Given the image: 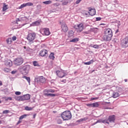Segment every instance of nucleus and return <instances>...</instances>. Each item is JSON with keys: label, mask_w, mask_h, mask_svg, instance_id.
Masks as SVG:
<instances>
[{"label": "nucleus", "mask_w": 128, "mask_h": 128, "mask_svg": "<svg viewBox=\"0 0 128 128\" xmlns=\"http://www.w3.org/2000/svg\"><path fill=\"white\" fill-rule=\"evenodd\" d=\"M112 32L110 28L105 29L103 36L104 40L108 42L112 40Z\"/></svg>", "instance_id": "obj_1"}, {"label": "nucleus", "mask_w": 128, "mask_h": 128, "mask_svg": "<svg viewBox=\"0 0 128 128\" xmlns=\"http://www.w3.org/2000/svg\"><path fill=\"white\" fill-rule=\"evenodd\" d=\"M61 117L63 120H68L72 118V114L70 111H64L61 114Z\"/></svg>", "instance_id": "obj_2"}, {"label": "nucleus", "mask_w": 128, "mask_h": 128, "mask_svg": "<svg viewBox=\"0 0 128 128\" xmlns=\"http://www.w3.org/2000/svg\"><path fill=\"white\" fill-rule=\"evenodd\" d=\"M36 34L34 32L29 33L27 36L26 39L29 42H32L34 40H36Z\"/></svg>", "instance_id": "obj_3"}, {"label": "nucleus", "mask_w": 128, "mask_h": 128, "mask_svg": "<svg viewBox=\"0 0 128 128\" xmlns=\"http://www.w3.org/2000/svg\"><path fill=\"white\" fill-rule=\"evenodd\" d=\"M84 26L82 23H80L74 26V28L76 30L77 32H82V31L84 30Z\"/></svg>", "instance_id": "obj_4"}, {"label": "nucleus", "mask_w": 128, "mask_h": 128, "mask_svg": "<svg viewBox=\"0 0 128 128\" xmlns=\"http://www.w3.org/2000/svg\"><path fill=\"white\" fill-rule=\"evenodd\" d=\"M120 46L123 48H128V36L125 37L121 40Z\"/></svg>", "instance_id": "obj_5"}, {"label": "nucleus", "mask_w": 128, "mask_h": 128, "mask_svg": "<svg viewBox=\"0 0 128 128\" xmlns=\"http://www.w3.org/2000/svg\"><path fill=\"white\" fill-rule=\"evenodd\" d=\"M15 66H22L24 63V58H17L14 60Z\"/></svg>", "instance_id": "obj_6"}, {"label": "nucleus", "mask_w": 128, "mask_h": 128, "mask_svg": "<svg viewBox=\"0 0 128 128\" xmlns=\"http://www.w3.org/2000/svg\"><path fill=\"white\" fill-rule=\"evenodd\" d=\"M56 75L61 78H64V76H66V74L64 72V71L63 70H56Z\"/></svg>", "instance_id": "obj_7"}, {"label": "nucleus", "mask_w": 128, "mask_h": 128, "mask_svg": "<svg viewBox=\"0 0 128 128\" xmlns=\"http://www.w3.org/2000/svg\"><path fill=\"white\" fill-rule=\"evenodd\" d=\"M61 28V30L63 32H67L68 30V26L66 24H62Z\"/></svg>", "instance_id": "obj_8"}, {"label": "nucleus", "mask_w": 128, "mask_h": 128, "mask_svg": "<svg viewBox=\"0 0 128 128\" xmlns=\"http://www.w3.org/2000/svg\"><path fill=\"white\" fill-rule=\"evenodd\" d=\"M108 120L110 122H114L116 120V116L114 115H110L108 116Z\"/></svg>", "instance_id": "obj_9"}, {"label": "nucleus", "mask_w": 128, "mask_h": 128, "mask_svg": "<svg viewBox=\"0 0 128 128\" xmlns=\"http://www.w3.org/2000/svg\"><path fill=\"white\" fill-rule=\"evenodd\" d=\"M89 12L88 14L90 16H94L96 14V11L95 8H88Z\"/></svg>", "instance_id": "obj_10"}, {"label": "nucleus", "mask_w": 128, "mask_h": 128, "mask_svg": "<svg viewBox=\"0 0 128 128\" xmlns=\"http://www.w3.org/2000/svg\"><path fill=\"white\" fill-rule=\"evenodd\" d=\"M4 64L6 66H12V62L10 60H6L4 61Z\"/></svg>", "instance_id": "obj_11"}, {"label": "nucleus", "mask_w": 128, "mask_h": 128, "mask_svg": "<svg viewBox=\"0 0 128 128\" xmlns=\"http://www.w3.org/2000/svg\"><path fill=\"white\" fill-rule=\"evenodd\" d=\"M22 98L24 100H30V94H26L22 96Z\"/></svg>", "instance_id": "obj_12"}, {"label": "nucleus", "mask_w": 128, "mask_h": 128, "mask_svg": "<svg viewBox=\"0 0 128 128\" xmlns=\"http://www.w3.org/2000/svg\"><path fill=\"white\" fill-rule=\"evenodd\" d=\"M42 32L45 36H50V29L48 28H45L42 30Z\"/></svg>", "instance_id": "obj_13"}, {"label": "nucleus", "mask_w": 128, "mask_h": 128, "mask_svg": "<svg viewBox=\"0 0 128 128\" xmlns=\"http://www.w3.org/2000/svg\"><path fill=\"white\" fill-rule=\"evenodd\" d=\"M40 54L41 56H44L46 54H48V50H43L40 51Z\"/></svg>", "instance_id": "obj_14"}, {"label": "nucleus", "mask_w": 128, "mask_h": 128, "mask_svg": "<svg viewBox=\"0 0 128 128\" xmlns=\"http://www.w3.org/2000/svg\"><path fill=\"white\" fill-rule=\"evenodd\" d=\"M38 80L40 82L44 84V82H46V78L44 76H40L38 78Z\"/></svg>", "instance_id": "obj_15"}, {"label": "nucleus", "mask_w": 128, "mask_h": 128, "mask_svg": "<svg viewBox=\"0 0 128 128\" xmlns=\"http://www.w3.org/2000/svg\"><path fill=\"white\" fill-rule=\"evenodd\" d=\"M6 10H8V5L6 4V3H3L2 12H6Z\"/></svg>", "instance_id": "obj_16"}, {"label": "nucleus", "mask_w": 128, "mask_h": 128, "mask_svg": "<svg viewBox=\"0 0 128 128\" xmlns=\"http://www.w3.org/2000/svg\"><path fill=\"white\" fill-rule=\"evenodd\" d=\"M14 99L18 102H23L22 96H16Z\"/></svg>", "instance_id": "obj_17"}, {"label": "nucleus", "mask_w": 128, "mask_h": 128, "mask_svg": "<svg viewBox=\"0 0 128 128\" xmlns=\"http://www.w3.org/2000/svg\"><path fill=\"white\" fill-rule=\"evenodd\" d=\"M40 22L39 21H36L32 23V26H40Z\"/></svg>", "instance_id": "obj_18"}, {"label": "nucleus", "mask_w": 128, "mask_h": 128, "mask_svg": "<svg viewBox=\"0 0 128 128\" xmlns=\"http://www.w3.org/2000/svg\"><path fill=\"white\" fill-rule=\"evenodd\" d=\"M6 42L8 44H12V38H9L6 40Z\"/></svg>", "instance_id": "obj_19"}, {"label": "nucleus", "mask_w": 128, "mask_h": 128, "mask_svg": "<svg viewBox=\"0 0 128 128\" xmlns=\"http://www.w3.org/2000/svg\"><path fill=\"white\" fill-rule=\"evenodd\" d=\"M94 60H92L88 62H84V64L86 66H90V64H94Z\"/></svg>", "instance_id": "obj_20"}, {"label": "nucleus", "mask_w": 128, "mask_h": 128, "mask_svg": "<svg viewBox=\"0 0 128 128\" xmlns=\"http://www.w3.org/2000/svg\"><path fill=\"white\" fill-rule=\"evenodd\" d=\"M22 74H28V67L24 66L23 68Z\"/></svg>", "instance_id": "obj_21"}, {"label": "nucleus", "mask_w": 128, "mask_h": 128, "mask_svg": "<svg viewBox=\"0 0 128 128\" xmlns=\"http://www.w3.org/2000/svg\"><path fill=\"white\" fill-rule=\"evenodd\" d=\"M74 32L72 30L69 31L68 38H72V36H74Z\"/></svg>", "instance_id": "obj_22"}, {"label": "nucleus", "mask_w": 128, "mask_h": 128, "mask_svg": "<svg viewBox=\"0 0 128 128\" xmlns=\"http://www.w3.org/2000/svg\"><path fill=\"white\" fill-rule=\"evenodd\" d=\"M80 40V38H76L74 39H72V40H70V42H78Z\"/></svg>", "instance_id": "obj_23"}, {"label": "nucleus", "mask_w": 128, "mask_h": 128, "mask_svg": "<svg viewBox=\"0 0 128 128\" xmlns=\"http://www.w3.org/2000/svg\"><path fill=\"white\" fill-rule=\"evenodd\" d=\"M98 122H105L106 124H110V122L108 120H100Z\"/></svg>", "instance_id": "obj_24"}, {"label": "nucleus", "mask_w": 128, "mask_h": 128, "mask_svg": "<svg viewBox=\"0 0 128 128\" xmlns=\"http://www.w3.org/2000/svg\"><path fill=\"white\" fill-rule=\"evenodd\" d=\"M49 58L50 60H54V52H52L49 56Z\"/></svg>", "instance_id": "obj_25"}, {"label": "nucleus", "mask_w": 128, "mask_h": 128, "mask_svg": "<svg viewBox=\"0 0 128 128\" xmlns=\"http://www.w3.org/2000/svg\"><path fill=\"white\" fill-rule=\"evenodd\" d=\"M23 78H26V80L28 82L29 84H30V77H27L26 76H24L22 77Z\"/></svg>", "instance_id": "obj_26"}, {"label": "nucleus", "mask_w": 128, "mask_h": 128, "mask_svg": "<svg viewBox=\"0 0 128 128\" xmlns=\"http://www.w3.org/2000/svg\"><path fill=\"white\" fill-rule=\"evenodd\" d=\"M24 110H34V108L26 106L24 108Z\"/></svg>", "instance_id": "obj_27"}, {"label": "nucleus", "mask_w": 128, "mask_h": 128, "mask_svg": "<svg viewBox=\"0 0 128 128\" xmlns=\"http://www.w3.org/2000/svg\"><path fill=\"white\" fill-rule=\"evenodd\" d=\"M118 96H120V94L118 92H114L113 94V98H118Z\"/></svg>", "instance_id": "obj_28"}, {"label": "nucleus", "mask_w": 128, "mask_h": 128, "mask_svg": "<svg viewBox=\"0 0 128 128\" xmlns=\"http://www.w3.org/2000/svg\"><path fill=\"white\" fill-rule=\"evenodd\" d=\"M100 106V104L98 102H96L94 103H93V108H98Z\"/></svg>", "instance_id": "obj_29"}, {"label": "nucleus", "mask_w": 128, "mask_h": 128, "mask_svg": "<svg viewBox=\"0 0 128 128\" xmlns=\"http://www.w3.org/2000/svg\"><path fill=\"white\" fill-rule=\"evenodd\" d=\"M52 2L51 0L43 2V4H52Z\"/></svg>", "instance_id": "obj_30"}, {"label": "nucleus", "mask_w": 128, "mask_h": 128, "mask_svg": "<svg viewBox=\"0 0 128 128\" xmlns=\"http://www.w3.org/2000/svg\"><path fill=\"white\" fill-rule=\"evenodd\" d=\"M33 64L34 66H40V64H38V63L36 61H34Z\"/></svg>", "instance_id": "obj_31"}, {"label": "nucleus", "mask_w": 128, "mask_h": 128, "mask_svg": "<svg viewBox=\"0 0 128 128\" xmlns=\"http://www.w3.org/2000/svg\"><path fill=\"white\" fill-rule=\"evenodd\" d=\"M25 4H26V6H34V4L32 2H27L25 3Z\"/></svg>", "instance_id": "obj_32"}, {"label": "nucleus", "mask_w": 128, "mask_h": 128, "mask_svg": "<svg viewBox=\"0 0 128 128\" xmlns=\"http://www.w3.org/2000/svg\"><path fill=\"white\" fill-rule=\"evenodd\" d=\"M28 116V114H25L24 115H22L20 116V118H19V120H22L23 118H26V116Z\"/></svg>", "instance_id": "obj_33"}, {"label": "nucleus", "mask_w": 128, "mask_h": 128, "mask_svg": "<svg viewBox=\"0 0 128 128\" xmlns=\"http://www.w3.org/2000/svg\"><path fill=\"white\" fill-rule=\"evenodd\" d=\"M45 96H56V94H46Z\"/></svg>", "instance_id": "obj_34"}, {"label": "nucleus", "mask_w": 128, "mask_h": 128, "mask_svg": "<svg viewBox=\"0 0 128 128\" xmlns=\"http://www.w3.org/2000/svg\"><path fill=\"white\" fill-rule=\"evenodd\" d=\"M26 4H22L20 6L18 7L19 10H21V8H26Z\"/></svg>", "instance_id": "obj_35"}, {"label": "nucleus", "mask_w": 128, "mask_h": 128, "mask_svg": "<svg viewBox=\"0 0 128 128\" xmlns=\"http://www.w3.org/2000/svg\"><path fill=\"white\" fill-rule=\"evenodd\" d=\"M68 4V0H66L62 3V6H66Z\"/></svg>", "instance_id": "obj_36"}, {"label": "nucleus", "mask_w": 128, "mask_h": 128, "mask_svg": "<svg viewBox=\"0 0 128 128\" xmlns=\"http://www.w3.org/2000/svg\"><path fill=\"white\" fill-rule=\"evenodd\" d=\"M92 48H100V46L98 44H93L92 45Z\"/></svg>", "instance_id": "obj_37"}, {"label": "nucleus", "mask_w": 128, "mask_h": 128, "mask_svg": "<svg viewBox=\"0 0 128 128\" xmlns=\"http://www.w3.org/2000/svg\"><path fill=\"white\" fill-rule=\"evenodd\" d=\"M4 70L5 72H10V70L8 68H4Z\"/></svg>", "instance_id": "obj_38"}, {"label": "nucleus", "mask_w": 128, "mask_h": 128, "mask_svg": "<svg viewBox=\"0 0 128 128\" xmlns=\"http://www.w3.org/2000/svg\"><path fill=\"white\" fill-rule=\"evenodd\" d=\"M48 92H56V90H52V89H50L49 90H48L47 91Z\"/></svg>", "instance_id": "obj_39"}, {"label": "nucleus", "mask_w": 128, "mask_h": 128, "mask_svg": "<svg viewBox=\"0 0 128 128\" xmlns=\"http://www.w3.org/2000/svg\"><path fill=\"white\" fill-rule=\"evenodd\" d=\"M10 112V110H4L3 111L2 114H8Z\"/></svg>", "instance_id": "obj_40"}, {"label": "nucleus", "mask_w": 128, "mask_h": 128, "mask_svg": "<svg viewBox=\"0 0 128 128\" xmlns=\"http://www.w3.org/2000/svg\"><path fill=\"white\" fill-rule=\"evenodd\" d=\"M86 106H88L89 108H93V103L92 104H86Z\"/></svg>", "instance_id": "obj_41"}, {"label": "nucleus", "mask_w": 128, "mask_h": 128, "mask_svg": "<svg viewBox=\"0 0 128 128\" xmlns=\"http://www.w3.org/2000/svg\"><path fill=\"white\" fill-rule=\"evenodd\" d=\"M15 94H16V96H20V94H22V92H15Z\"/></svg>", "instance_id": "obj_42"}, {"label": "nucleus", "mask_w": 128, "mask_h": 128, "mask_svg": "<svg viewBox=\"0 0 128 128\" xmlns=\"http://www.w3.org/2000/svg\"><path fill=\"white\" fill-rule=\"evenodd\" d=\"M12 40H13V42H14L15 40H16V36H13L12 37Z\"/></svg>", "instance_id": "obj_43"}, {"label": "nucleus", "mask_w": 128, "mask_h": 128, "mask_svg": "<svg viewBox=\"0 0 128 128\" xmlns=\"http://www.w3.org/2000/svg\"><path fill=\"white\" fill-rule=\"evenodd\" d=\"M98 100V97L92 98H90V100Z\"/></svg>", "instance_id": "obj_44"}, {"label": "nucleus", "mask_w": 128, "mask_h": 128, "mask_svg": "<svg viewBox=\"0 0 128 128\" xmlns=\"http://www.w3.org/2000/svg\"><path fill=\"white\" fill-rule=\"evenodd\" d=\"M6 100H12V97H8L6 99Z\"/></svg>", "instance_id": "obj_45"}, {"label": "nucleus", "mask_w": 128, "mask_h": 128, "mask_svg": "<svg viewBox=\"0 0 128 128\" xmlns=\"http://www.w3.org/2000/svg\"><path fill=\"white\" fill-rule=\"evenodd\" d=\"M82 0H77L76 2V4H80V1H82Z\"/></svg>", "instance_id": "obj_46"}, {"label": "nucleus", "mask_w": 128, "mask_h": 128, "mask_svg": "<svg viewBox=\"0 0 128 128\" xmlns=\"http://www.w3.org/2000/svg\"><path fill=\"white\" fill-rule=\"evenodd\" d=\"M100 20H102V18L100 17L96 18V20L97 21Z\"/></svg>", "instance_id": "obj_47"}, {"label": "nucleus", "mask_w": 128, "mask_h": 128, "mask_svg": "<svg viewBox=\"0 0 128 128\" xmlns=\"http://www.w3.org/2000/svg\"><path fill=\"white\" fill-rule=\"evenodd\" d=\"M61 82L66 84V80H61Z\"/></svg>", "instance_id": "obj_48"}, {"label": "nucleus", "mask_w": 128, "mask_h": 128, "mask_svg": "<svg viewBox=\"0 0 128 128\" xmlns=\"http://www.w3.org/2000/svg\"><path fill=\"white\" fill-rule=\"evenodd\" d=\"M88 12H85V13H84V14L85 15V16H88Z\"/></svg>", "instance_id": "obj_49"}, {"label": "nucleus", "mask_w": 128, "mask_h": 128, "mask_svg": "<svg viewBox=\"0 0 128 128\" xmlns=\"http://www.w3.org/2000/svg\"><path fill=\"white\" fill-rule=\"evenodd\" d=\"M20 122H22V121H20V120H18V122H17V124H20Z\"/></svg>", "instance_id": "obj_50"}, {"label": "nucleus", "mask_w": 128, "mask_h": 128, "mask_svg": "<svg viewBox=\"0 0 128 128\" xmlns=\"http://www.w3.org/2000/svg\"><path fill=\"white\" fill-rule=\"evenodd\" d=\"M36 114H34L33 116V118H36Z\"/></svg>", "instance_id": "obj_51"}, {"label": "nucleus", "mask_w": 128, "mask_h": 128, "mask_svg": "<svg viewBox=\"0 0 128 128\" xmlns=\"http://www.w3.org/2000/svg\"><path fill=\"white\" fill-rule=\"evenodd\" d=\"M12 74H16V72H15L14 71H12Z\"/></svg>", "instance_id": "obj_52"}, {"label": "nucleus", "mask_w": 128, "mask_h": 128, "mask_svg": "<svg viewBox=\"0 0 128 128\" xmlns=\"http://www.w3.org/2000/svg\"><path fill=\"white\" fill-rule=\"evenodd\" d=\"M0 86H2V81H0Z\"/></svg>", "instance_id": "obj_53"}, {"label": "nucleus", "mask_w": 128, "mask_h": 128, "mask_svg": "<svg viewBox=\"0 0 128 128\" xmlns=\"http://www.w3.org/2000/svg\"><path fill=\"white\" fill-rule=\"evenodd\" d=\"M16 22H20V18H18L16 20Z\"/></svg>", "instance_id": "obj_54"}, {"label": "nucleus", "mask_w": 128, "mask_h": 128, "mask_svg": "<svg viewBox=\"0 0 128 128\" xmlns=\"http://www.w3.org/2000/svg\"><path fill=\"white\" fill-rule=\"evenodd\" d=\"M56 2H62V0H56Z\"/></svg>", "instance_id": "obj_55"}, {"label": "nucleus", "mask_w": 128, "mask_h": 128, "mask_svg": "<svg viewBox=\"0 0 128 128\" xmlns=\"http://www.w3.org/2000/svg\"><path fill=\"white\" fill-rule=\"evenodd\" d=\"M95 72V70H92L91 72V74H92V72Z\"/></svg>", "instance_id": "obj_56"}, {"label": "nucleus", "mask_w": 128, "mask_h": 128, "mask_svg": "<svg viewBox=\"0 0 128 128\" xmlns=\"http://www.w3.org/2000/svg\"><path fill=\"white\" fill-rule=\"evenodd\" d=\"M116 34H117V32H118V30H117L116 31Z\"/></svg>", "instance_id": "obj_57"}, {"label": "nucleus", "mask_w": 128, "mask_h": 128, "mask_svg": "<svg viewBox=\"0 0 128 128\" xmlns=\"http://www.w3.org/2000/svg\"><path fill=\"white\" fill-rule=\"evenodd\" d=\"M24 48H25V49L26 48V46H24Z\"/></svg>", "instance_id": "obj_58"}, {"label": "nucleus", "mask_w": 128, "mask_h": 128, "mask_svg": "<svg viewBox=\"0 0 128 128\" xmlns=\"http://www.w3.org/2000/svg\"><path fill=\"white\" fill-rule=\"evenodd\" d=\"M108 110H112L111 108H108Z\"/></svg>", "instance_id": "obj_59"}, {"label": "nucleus", "mask_w": 128, "mask_h": 128, "mask_svg": "<svg viewBox=\"0 0 128 128\" xmlns=\"http://www.w3.org/2000/svg\"><path fill=\"white\" fill-rule=\"evenodd\" d=\"M59 124H62V120H60V122Z\"/></svg>", "instance_id": "obj_60"}, {"label": "nucleus", "mask_w": 128, "mask_h": 128, "mask_svg": "<svg viewBox=\"0 0 128 128\" xmlns=\"http://www.w3.org/2000/svg\"><path fill=\"white\" fill-rule=\"evenodd\" d=\"M2 124V120H0V124Z\"/></svg>", "instance_id": "obj_61"}, {"label": "nucleus", "mask_w": 128, "mask_h": 128, "mask_svg": "<svg viewBox=\"0 0 128 128\" xmlns=\"http://www.w3.org/2000/svg\"><path fill=\"white\" fill-rule=\"evenodd\" d=\"M37 6H40V5H38Z\"/></svg>", "instance_id": "obj_62"}, {"label": "nucleus", "mask_w": 128, "mask_h": 128, "mask_svg": "<svg viewBox=\"0 0 128 128\" xmlns=\"http://www.w3.org/2000/svg\"><path fill=\"white\" fill-rule=\"evenodd\" d=\"M0 104H2V101L1 100H0Z\"/></svg>", "instance_id": "obj_63"}, {"label": "nucleus", "mask_w": 128, "mask_h": 128, "mask_svg": "<svg viewBox=\"0 0 128 128\" xmlns=\"http://www.w3.org/2000/svg\"><path fill=\"white\" fill-rule=\"evenodd\" d=\"M58 6H60V4H58Z\"/></svg>", "instance_id": "obj_64"}]
</instances>
